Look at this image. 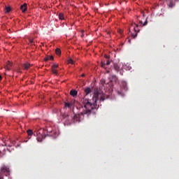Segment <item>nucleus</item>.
<instances>
[{
	"mask_svg": "<svg viewBox=\"0 0 179 179\" xmlns=\"http://www.w3.org/2000/svg\"><path fill=\"white\" fill-rule=\"evenodd\" d=\"M91 92H92V89H90V87H87V88L85 89V93L86 96H87V94H89Z\"/></svg>",
	"mask_w": 179,
	"mask_h": 179,
	"instance_id": "2eb2a0df",
	"label": "nucleus"
},
{
	"mask_svg": "<svg viewBox=\"0 0 179 179\" xmlns=\"http://www.w3.org/2000/svg\"><path fill=\"white\" fill-rule=\"evenodd\" d=\"M52 134H57V133L54 131H52L51 133H49V136H52V138H57V136Z\"/></svg>",
	"mask_w": 179,
	"mask_h": 179,
	"instance_id": "a211bd4d",
	"label": "nucleus"
},
{
	"mask_svg": "<svg viewBox=\"0 0 179 179\" xmlns=\"http://www.w3.org/2000/svg\"><path fill=\"white\" fill-rule=\"evenodd\" d=\"M107 73H110V71H107Z\"/></svg>",
	"mask_w": 179,
	"mask_h": 179,
	"instance_id": "f704fd0d",
	"label": "nucleus"
},
{
	"mask_svg": "<svg viewBox=\"0 0 179 179\" xmlns=\"http://www.w3.org/2000/svg\"><path fill=\"white\" fill-rule=\"evenodd\" d=\"M20 10L23 13L27 10V3H24L23 5L20 6Z\"/></svg>",
	"mask_w": 179,
	"mask_h": 179,
	"instance_id": "6e6552de",
	"label": "nucleus"
},
{
	"mask_svg": "<svg viewBox=\"0 0 179 179\" xmlns=\"http://www.w3.org/2000/svg\"><path fill=\"white\" fill-rule=\"evenodd\" d=\"M148 24V20H145V22L143 24V26H146Z\"/></svg>",
	"mask_w": 179,
	"mask_h": 179,
	"instance_id": "a878e982",
	"label": "nucleus"
},
{
	"mask_svg": "<svg viewBox=\"0 0 179 179\" xmlns=\"http://www.w3.org/2000/svg\"><path fill=\"white\" fill-rule=\"evenodd\" d=\"M129 43H131V39H129Z\"/></svg>",
	"mask_w": 179,
	"mask_h": 179,
	"instance_id": "72a5a7b5",
	"label": "nucleus"
},
{
	"mask_svg": "<svg viewBox=\"0 0 179 179\" xmlns=\"http://www.w3.org/2000/svg\"><path fill=\"white\" fill-rule=\"evenodd\" d=\"M73 104H75V101H72L71 102H66L64 103L65 107H67L68 108H71V107H72V106H73Z\"/></svg>",
	"mask_w": 179,
	"mask_h": 179,
	"instance_id": "9d476101",
	"label": "nucleus"
},
{
	"mask_svg": "<svg viewBox=\"0 0 179 179\" xmlns=\"http://www.w3.org/2000/svg\"><path fill=\"white\" fill-rule=\"evenodd\" d=\"M59 19L60 20H64V14H62V13H59Z\"/></svg>",
	"mask_w": 179,
	"mask_h": 179,
	"instance_id": "412c9836",
	"label": "nucleus"
},
{
	"mask_svg": "<svg viewBox=\"0 0 179 179\" xmlns=\"http://www.w3.org/2000/svg\"><path fill=\"white\" fill-rule=\"evenodd\" d=\"M29 43H30L31 45H33V44H34V40L29 39Z\"/></svg>",
	"mask_w": 179,
	"mask_h": 179,
	"instance_id": "5701e85b",
	"label": "nucleus"
},
{
	"mask_svg": "<svg viewBox=\"0 0 179 179\" xmlns=\"http://www.w3.org/2000/svg\"><path fill=\"white\" fill-rule=\"evenodd\" d=\"M48 59H50V58L48 57L45 58V61H48Z\"/></svg>",
	"mask_w": 179,
	"mask_h": 179,
	"instance_id": "c756f323",
	"label": "nucleus"
},
{
	"mask_svg": "<svg viewBox=\"0 0 179 179\" xmlns=\"http://www.w3.org/2000/svg\"><path fill=\"white\" fill-rule=\"evenodd\" d=\"M104 58H106V59H108V55H104Z\"/></svg>",
	"mask_w": 179,
	"mask_h": 179,
	"instance_id": "c85d7f7f",
	"label": "nucleus"
},
{
	"mask_svg": "<svg viewBox=\"0 0 179 179\" xmlns=\"http://www.w3.org/2000/svg\"><path fill=\"white\" fill-rule=\"evenodd\" d=\"M63 118L65 121L64 125H71V124H73V118L72 116L63 115Z\"/></svg>",
	"mask_w": 179,
	"mask_h": 179,
	"instance_id": "7ed1b4c3",
	"label": "nucleus"
},
{
	"mask_svg": "<svg viewBox=\"0 0 179 179\" xmlns=\"http://www.w3.org/2000/svg\"><path fill=\"white\" fill-rule=\"evenodd\" d=\"M111 64V62H110L108 59L106 62H101V67L104 68V69H107V67H106V65H110Z\"/></svg>",
	"mask_w": 179,
	"mask_h": 179,
	"instance_id": "1a4fd4ad",
	"label": "nucleus"
},
{
	"mask_svg": "<svg viewBox=\"0 0 179 179\" xmlns=\"http://www.w3.org/2000/svg\"><path fill=\"white\" fill-rule=\"evenodd\" d=\"M81 76H82L83 78L85 77V74L81 75Z\"/></svg>",
	"mask_w": 179,
	"mask_h": 179,
	"instance_id": "473e14b6",
	"label": "nucleus"
},
{
	"mask_svg": "<svg viewBox=\"0 0 179 179\" xmlns=\"http://www.w3.org/2000/svg\"><path fill=\"white\" fill-rule=\"evenodd\" d=\"M55 52L57 55H61V49L59 48H56Z\"/></svg>",
	"mask_w": 179,
	"mask_h": 179,
	"instance_id": "aec40b11",
	"label": "nucleus"
},
{
	"mask_svg": "<svg viewBox=\"0 0 179 179\" xmlns=\"http://www.w3.org/2000/svg\"><path fill=\"white\" fill-rule=\"evenodd\" d=\"M140 23H141V24H142V22H141V21H140Z\"/></svg>",
	"mask_w": 179,
	"mask_h": 179,
	"instance_id": "c9c22d12",
	"label": "nucleus"
},
{
	"mask_svg": "<svg viewBox=\"0 0 179 179\" xmlns=\"http://www.w3.org/2000/svg\"><path fill=\"white\" fill-rule=\"evenodd\" d=\"M169 6L170 8H173V1H170Z\"/></svg>",
	"mask_w": 179,
	"mask_h": 179,
	"instance_id": "393cba45",
	"label": "nucleus"
},
{
	"mask_svg": "<svg viewBox=\"0 0 179 179\" xmlns=\"http://www.w3.org/2000/svg\"><path fill=\"white\" fill-rule=\"evenodd\" d=\"M27 134L28 135V138L30 139L31 138V135H33V130L28 129Z\"/></svg>",
	"mask_w": 179,
	"mask_h": 179,
	"instance_id": "ddd939ff",
	"label": "nucleus"
},
{
	"mask_svg": "<svg viewBox=\"0 0 179 179\" xmlns=\"http://www.w3.org/2000/svg\"><path fill=\"white\" fill-rule=\"evenodd\" d=\"M38 142H42L43 139H45V134H38L36 138Z\"/></svg>",
	"mask_w": 179,
	"mask_h": 179,
	"instance_id": "423d86ee",
	"label": "nucleus"
},
{
	"mask_svg": "<svg viewBox=\"0 0 179 179\" xmlns=\"http://www.w3.org/2000/svg\"><path fill=\"white\" fill-rule=\"evenodd\" d=\"M99 94H100V93L96 92L93 95L92 99H87L86 96L83 99V105L85 109L79 114L74 115L73 117V124H75V122H80V118H82L83 115H90L92 110H97V108H99V106L97 105Z\"/></svg>",
	"mask_w": 179,
	"mask_h": 179,
	"instance_id": "f257e3e1",
	"label": "nucleus"
},
{
	"mask_svg": "<svg viewBox=\"0 0 179 179\" xmlns=\"http://www.w3.org/2000/svg\"><path fill=\"white\" fill-rule=\"evenodd\" d=\"M23 68H24V69H26L27 71V69H29V68H30V64H29V63L24 64Z\"/></svg>",
	"mask_w": 179,
	"mask_h": 179,
	"instance_id": "dca6fc26",
	"label": "nucleus"
},
{
	"mask_svg": "<svg viewBox=\"0 0 179 179\" xmlns=\"http://www.w3.org/2000/svg\"><path fill=\"white\" fill-rule=\"evenodd\" d=\"M117 76H112L111 78H110V82H117Z\"/></svg>",
	"mask_w": 179,
	"mask_h": 179,
	"instance_id": "4468645a",
	"label": "nucleus"
},
{
	"mask_svg": "<svg viewBox=\"0 0 179 179\" xmlns=\"http://www.w3.org/2000/svg\"><path fill=\"white\" fill-rule=\"evenodd\" d=\"M0 80H2V76L0 75Z\"/></svg>",
	"mask_w": 179,
	"mask_h": 179,
	"instance_id": "7c9ffc66",
	"label": "nucleus"
},
{
	"mask_svg": "<svg viewBox=\"0 0 179 179\" xmlns=\"http://www.w3.org/2000/svg\"><path fill=\"white\" fill-rule=\"evenodd\" d=\"M4 146H6V144H5Z\"/></svg>",
	"mask_w": 179,
	"mask_h": 179,
	"instance_id": "e433bc0d",
	"label": "nucleus"
},
{
	"mask_svg": "<svg viewBox=\"0 0 179 179\" xmlns=\"http://www.w3.org/2000/svg\"><path fill=\"white\" fill-rule=\"evenodd\" d=\"M58 66H59L58 64H53L52 66L51 70H52L53 75H58V71L57 70Z\"/></svg>",
	"mask_w": 179,
	"mask_h": 179,
	"instance_id": "39448f33",
	"label": "nucleus"
},
{
	"mask_svg": "<svg viewBox=\"0 0 179 179\" xmlns=\"http://www.w3.org/2000/svg\"><path fill=\"white\" fill-rule=\"evenodd\" d=\"M49 59L52 61L54 59V56H50Z\"/></svg>",
	"mask_w": 179,
	"mask_h": 179,
	"instance_id": "bb28decb",
	"label": "nucleus"
},
{
	"mask_svg": "<svg viewBox=\"0 0 179 179\" xmlns=\"http://www.w3.org/2000/svg\"><path fill=\"white\" fill-rule=\"evenodd\" d=\"M106 99H107V97L106 96L105 94H103L101 95V98H100V101H104V100H106Z\"/></svg>",
	"mask_w": 179,
	"mask_h": 179,
	"instance_id": "6ab92c4d",
	"label": "nucleus"
},
{
	"mask_svg": "<svg viewBox=\"0 0 179 179\" xmlns=\"http://www.w3.org/2000/svg\"><path fill=\"white\" fill-rule=\"evenodd\" d=\"M70 95L73 97H76V96H78V91H76V90H71L70 91Z\"/></svg>",
	"mask_w": 179,
	"mask_h": 179,
	"instance_id": "9b49d317",
	"label": "nucleus"
},
{
	"mask_svg": "<svg viewBox=\"0 0 179 179\" xmlns=\"http://www.w3.org/2000/svg\"><path fill=\"white\" fill-rule=\"evenodd\" d=\"M0 179H3V176H0Z\"/></svg>",
	"mask_w": 179,
	"mask_h": 179,
	"instance_id": "2f4dec72",
	"label": "nucleus"
},
{
	"mask_svg": "<svg viewBox=\"0 0 179 179\" xmlns=\"http://www.w3.org/2000/svg\"><path fill=\"white\" fill-rule=\"evenodd\" d=\"M132 26L134 27V30L135 31V34H131V37L133 38H136V36H138V30L136 29V27H138V25H136V24H133ZM135 26H136V27H135Z\"/></svg>",
	"mask_w": 179,
	"mask_h": 179,
	"instance_id": "0eeeda50",
	"label": "nucleus"
},
{
	"mask_svg": "<svg viewBox=\"0 0 179 179\" xmlns=\"http://www.w3.org/2000/svg\"><path fill=\"white\" fill-rule=\"evenodd\" d=\"M3 152H6V150H4L3 151V152H0V155H2L3 156V155H5V153H4Z\"/></svg>",
	"mask_w": 179,
	"mask_h": 179,
	"instance_id": "cd10ccee",
	"label": "nucleus"
},
{
	"mask_svg": "<svg viewBox=\"0 0 179 179\" xmlns=\"http://www.w3.org/2000/svg\"><path fill=\"white\" fill-rule=\"evenodd\" d=\"M5 10L6 13H9V12H10V7H6Z\"/></svg>",
	"mask_w": 179,
	"mask_h": 179,
	"instance_id": "4be33fe9",
	"label": "nucleus"
},
{
	"mask_svg": "<svg viewBox=\"0 0 179 179\" xmlns=\"http://www.w3.org/2000/svg\"><path fill=\"white\" fill-rule=\"evenodd\" d=\"M114 69L116 71V72H120V66L117 64H115Z\"/></svg>",
	"mask_w": 179,
	"mask_h": 179,
	"instance_id": "f3484780",
	"label": "nucleus"
},
{
	"mask_svg": "<svg viewBox=\"0 0 179 179\" xmlns=\"http://www.w3.org/2000/svg\"><path fill=\"white\" fill-rule=\"evenodd\" d=\"M175 1H178V0H175Z\"/></svg>",
	"mask_w": 179,
	"mask_h": 179,
	"instance_id": "4c0bfd02",
	"label": "nucleus"
},
{
	"mask_svg": "<svg viewBox=\"0 0 179 179\" xmlns=\"http://www.w3.org/2000/svg\"><path fill=\"white\" fill-rule=\"evenodd\" d=\"M68 62L69 64H73V61L72 59H69Z\"/></svg>",
	"mask_w": 179,
	"mask_h": 179,
	"instance_id": "b1692460",
	"label": "nucleus"
},
{
	"mask_svg": "<svg viewBox=\"0 0 179 179\" xmlns=\"http://www.w3.org/2000/svg\"><path fill=\"white\" fill-rule=\"evenodd\" d=\"M5 69L7 71H10V68H12V64L10 62H8L7 65L4 66Z\"/></svg>",
	"mask_w": 179,
	"mask_h": 179,
	"instance_id": "f8f14e48",
	"label": "nucleus"
},
{
	"mask_svg": "<svg viewBox=\"0 0 179 179\" xmlns=\"http://www.w3.org/2000/svg\"><path fill=\"white\" fill-rule=\"evenodd\" d=\"M1 174H4V176H9V173H10V170L9 169V168L5 165H3L1 168Z\"/></svg>",
	"mask_w": 179,
	"mask_h": 179,
	"instance_id": "20e7f679",
	"label": "nucleus"
},
{
	"mask_svg": "<svg viewBox=\"0 0 179 179\" xmlns=\"http://www.w3.org/2000/svg\"><path fill=\"white\" fill-rule=\"evenodd\" d=\"M127 90L128 87L127 86V82L122 81L120 87L117 89V94H119V96H124V93Z\"/></svg>",
	"mask_w": 179,
	"mask_h": 179,
	"instance_id": "f03ea898",
	"label": "nucleus"
}]
</instances>
